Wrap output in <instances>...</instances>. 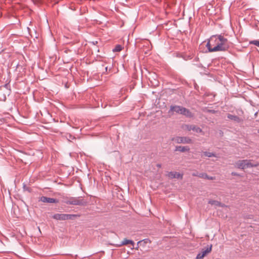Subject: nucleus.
Masks as SVG:
<instances>
[{
  "mask_svg": "<svg viewBox=\"0 0 259 259\" xmlns=\"http://www.w3.org/2000/svg\"><path fill=\"white\" fill-rule=\"evenodd\" d=\"M206 46L210 52L225 51L229 47L228 39L221 35L211 36Z\"/></svg>",
  "mask_w": 259,
  "mask_h": 259,
  "instance_id": "f257e3e1",
  "label": "nucleus"
},
{
  "mask_svg": "<svg viewBox=\"0 0 259 259\" xmlns=\"http://www.w3.org/2000/svg\"><path fill=\"white\" fill-rule=\"evenodd\" d=\"M258 165V164L257 163H254L252 160L248 159L238 160L235 164L236 167L242 169L256 167Z\"/></svg>",
  "mask_w": 259,
  "mask_h": 259,
  "instance_id": "f03ea898",
  "label": "nucleus"
},
{
  "mask_svg": "<svg viewBox=\"0 0 259 259\" xmlns=\"http://www.w3.org/2000/svg\"><path fill=\"white\" fill-rule=\"evenodd\" d=\"M170 110L176 113L183 114L187 117H192V113L188 109L179 106H171Z\"/></svg>",
  "mask_w": 259,
  "mask_h": 259,
  "instance_id": "7ed1b4c3",
  "label": "nucleus"
},
{
  "mask_svg": "<svg viewBox=\"0 0 259 259\" xmlns=\"http://www.w3.org/2000/svg\"><path fill=\"white\" fill-rule=\"evenodd\" d=\"M76 214H64V213H56L53 215L52 218L56 220H73L77 217Z\"/></svg>",
  "mask_w": 259,
  "mask_h": 259,
  "instance_id": "20e7f679",
  "label": "nucleus"
},
{
  "mask_svg": "<svg viewBox=\"0 0 259 259\" xmlns=\"http://www.w3.org/2000/svg\"><path fill=\"white\" fill-rule=\"evenodd\" d=\"M173 141L178 144H192V140L188 137H177L173 139Z\"/></svg>",
  "mask_w": 259,
  "mask_h": 259,
  "instance_id": "39448f33",
  "label": "nucleus"
},
{
  "mask_svg": "<svg viewBox=\"0 0 259 259\" xmlns=\"http://www.w3.org/2000/svg\"><path fill=\"white\" fill-rule=\"evenodd\" d=\"M212 249V246L210 245L209 247H207L206 248H203L201 251L198 253L196 257V259H203L206 255L209 253Z\"/></svg>",
  "mask_w": 259,
  "mask_h": 259,
  "instance_id": "423d86ee",
  "label": "nucleus"
},
{
  "mask_svg": "<svg viewBox=\"0 0 259 259\" xmlns=\"http://www.w3.org/2000/svg\"><path fill=\"white\" fill-rule=\"evenodd\" d=\"M39 201L44 203H57L59 202V200L57 199L47 197L46 196H41L39 198Z\"/></svg>",
  "mask_w": 259,
  "mask_h": 259,
  "instance_id": "0eeeda50",
  "label": "nucleus"
},
{
  "mask_svg": "<svg viewBox=\"0 0 259 259\" xmlns=\"http://www.w3.org/2000/svg\"><path fill=\"white\" fill-rule=\"evenodd\" d=\"M80 202L81 201L79 198L74 197H71L68 200L65 201V203L72 205H79L80 204Z\"/></svg>",
  "mask_w": 259,
  "mask_h": 259,
  "instance_id": "6e6552de",
  "label": "nucleus"
},
{
  "mask_svg": "<svg viewBox=\"0 0 259 259\" xmlns=\"http://www.w3.org/2000/svg\"><path fill=\"white\" fill-rule=\"evenodd\" d=\"M185 127L186 129H187L189 131L192 130L197 133H200L202 132V130L200 128L194 125H186Z\"/></svg>",
  "mask_w": 259,
  "mask_h": 259,
  "instance_id": "1a4fd4ad",
  "label": "nucleus"
},
{
  "mask_svg": "<svg viewBox=\"0 0 259 259\" xmlns=\"http://www.w3.org/2000/svg\"><path fill=\"white\" fill-rule=\"evenodd\" d=\"M167 177L170 179H182L183 175L177 172H169L167 174Z\"/></svg>",
  "mask_w": 259,
  "mask_h": 259,
  "instance_id": "9d476101",
  "label": "nucleus"
},
{
  "mask_svg": "<svg viewBox=\"0 0 259 259\" xmlns=\"http://www.w3.org/2000/svg\"><path fill=\"white\" fill-rule=\"evenodd\" d=\"M208 203L216 207H223L226 206L224 204H223L221 202L217 200H210L208 201Z\"/></svg>",
  "mask_w": 259,
  "mask_h": 259,
  "instance_id": "9b49d317",
  "label": "nucleus"
},
{
  "mask_svg": "<svg viewBox=\"0 0 259 259\" xmlns=\"http://www.w3.org/2000/svg\"><path fill=\"white\" fill-rule=\"evenodd\" d=\"M176 151L181 152H188L190 150V148L188 146H177L176 147Z\"/></svg>",
  "mask_w": 259,
  "mask_h": 259,
  "instance_id": "f8f14e48",
  "label": "nucleus"
},
{
  "mask_svg": "<svg viewBox=\"0 0 259 259\" xmlns=\"http://www.w3.org/2000/svg\"><path fill=\"white\" fill-rule=\"evenodd\" d=\"M130 244L132 246H134L135 244V243L133 241L131 240H128L126 238L124 239L122 241L121 244L119 245V246H121L122 245H127Z\"/></svg>",
  "mask_w": 259,
  "mask_h": 259,
  "instance_id": "ddd939ff",
  "label": "nucleus"
},
{
  "mask_svg": "<svg viewBox=\"0 0 259 259\" xmlns=\"http://www.w3.org/2000/svg\"><path fill=\"white\" fill-rule=\"evenodd\" d=\"M228 118L237 122H240L242 121V120L238 116L230 114L228 115Z\"/></svg>",
  "mask_w": 259,
  "mask_h": 259,
  "instance_id": "4468645a",
  "label": "nucleus"
},
{
  "mask_svg": "<svg viewBox=\"0 0 259 259\" xmlns=\"http://www.w3.org/2000/svg\"><path fill=\"white\" fill-rule=\"evenodd\" d=\"M203 155L206 157H216V155L214 153H213L212 152H207V151L203 152Z\"/></svg>",
  "mask_w": 259,
  "mask_h": 259,
  "instance_id": "2eb2a0df",
  "label": "nucleus"
},
{
  "mask_svg": "<svg viewBox=\"0 0 259 259\" xmlns=\"http://www.w3.org/2000/svg\"><path fill=\"white\" fill-rule=\"evenodd\" d=\"M146 243H147V241H145V240L139 241V242H138V243H137L138 246H137V247H136L135 248V249H136V250H138V248H139V246L140 245H144V244H146Z\"/></svg>",
  "mask_w": 259,
  "mask_h": 259,
  "instance_id": "dca6fc26",
  "label": "nucleus"
},
{
  "mask_svg": "<svg viewBox=\"0 0 259 259\" xmlns=\"http://www.w3.org/2000/svg\"><path fill=\"white\" fill-rule=\"evenodd\" d=\"M122 50V47L120 45H117L113 50V52H120Z\"/></svg>",
  "mask_w": 259,
  "mask_h": 259,
  "instance_id": "f3484780",
  "label": "nucleus"
},
{
  "mask_svg": "<svg viewBox=\"0 0 259 259\" xmlns=\"http://www.w3.org/2000/svg\"><path fill=\"white\" fill-rule=\"evenodd\" d=\"M208 175L205 173H201L199 174V175H198V177L200 178H203L204 179H206L207 178Z\"/></svg>",
  "mask_w": 259,
  "mask_h": 259,
  "instance_id": "a211bd4d",
  "label": "nucleus"
},
{
  "mask_svg": "<svg viewBox=\"0 0 259 259\" xmlns=\"http://www.w3.org/2000/svg\"><path fill=\"white\" fill-rule=\"evenodd\" d=\"M23 189L24 191L31 192V189L28 187L25 184H23Z\"/></svg>",
  "mask_w": 259,
  "mask_h": 259,
  "instance_id": "6ab92c4d",
  "label": "nucleus"
},
{
  "mask_svg": "<svg viewBox=\"0 0 259 259\" xmlns=\"http://www.w3.org/2000/svg\"><path fill=\"white\" fill-rule=\"evenodd\" d=\"M251 43L259 47V41L253 40L251 41Z\"/></svg>",
  "mask_w": 259,
  "mask_h": 259,
  "instance_id": "aec40b11",
  "label": "nucleus"
},
{
  "mask_svg": "<svg viewBox=\"0 0 259 259\" xmlns=\"http://www.w3.org/2000/svg\"><path fill=\"white\" fill-rule=\"evenodd\" d=\"M206 179L210 180H214V178L212 177H209L208 176Z\"/></svg>",
  "mask_w": 259,
  "mask_h": 259,
  "instance_id": "412c9836",
  "label": "nucleus"
},
{
  "mask_svg": "<svg viewBox=\"0 0 259 259\" xmlns=\"http://www.w3.org/2000/svg\"><path fill=\"white\" fill-rule=\"evenodd\" d=\"M198 175H199L198 174L194 173V174H192V176H197V177H198Z\"/></svg>",
  "mask_w": 259,
  "mask_h": 259,
  "instance_id": "4be33fe9",
  "label": "nucleus"
},
{
  "mask_svg": "<svg viewBox=\"0 0 259 259\" xmlns=\"http://www.w3.org/2000/svg\"><path fill=\"white\" fill-rule=\"evenodd\" d=\"M232 175H234V176H238V174H236L235 172H232Z\"/></svg>",
  "mask_w": 259,
  "mask_h": 259,
  "instance_id": "5701e85b",
  "label": "nucleus"
},
{
  "mask_svg": "<svg viewBox=\"0 0 259 259\" xmlns=\"http://www.w3.org/2000/svg\"><path fill=\"white\" fill-rule=\"evenodd\" d=\"M257 132L259 134V129L258 130Z\"/></svg>",
  "mask_w": 259,
  "mask_h": 259,
  "instance_id": "b1692460",
  "label": "nucleus"
}]
</instances>
